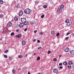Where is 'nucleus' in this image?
Here are the masks:
<instances>
[{
	"label": "nucleus",
	"instance_id": "51",
	"mask_svg": "<svg viewBox=\"0 0 74 74\" xmlns=\"http://www.w3.org/2000/svg\"><path fill=\"white\" fill-rule=\"evenodd\" d=\"M16 37H17V38H18V35H16Z\"/></svg>",
	"mask_w": 74,
	"mask_h": 74
},
{
	"label": "nucleus",
	"instance_id": "6",
	"mask_svg": "<svg viewBox=\"0 0 74 74\" xmlns=\"http://www.w3.org/2000/svg\"><path fill=\"white\" fill-rule=\"evenodd\" d=\"M23 26H24V24L22 23H21L19 25V26L20 27H23Z\"/></svg>",
	"mask_w": 74,
	"mask_h": 74
},
{
	"label": "nucleus",
	"instance_id": "47",
	"mask_svg": "<svg viewBox=\"0 0 74 74\" xmlns=\"http://www.w3.org/2000/svg\"><path fill=\"white\" fill-rule=\"evenodd\" d=\"M70 33H67L66 34L67 35H69V34H70Z\"/></svg>",
	"mask_w": 74,
	"mask_h": 74
},
{
	"label": "nucleus",
	"instance_id": "11",
	"mask_svg": "<svg viewBox=\"0 0 74 74\" xmlns=\"http://www.w3.org/2000/svg\"><path fill=\"white\" fill-rule=\"evenodd\" d=\"M24 23V24L25 25H28V24L29 23V22L28 21H27L25 22Z\"/></svg>",
	"mask_w": 74,
	"mask_h": 74
},
{
	"label": "nucleus",
	"instance_id": "25",
	"mask_svg": "<svg viewBox=\"0 0 74 74\" xmlns=\"http://www.w3.org/2000/svg\"><path fill=\"white\" fill-rule=\"evenodd\" d=\"M68 69H71V66H68Z\"/></svg>",
	"mask_w": 74,
	"mask_h": 74
},
{
	"label": "nucleus",
	"instance_id": "35",
	"mask_svg": "<svg viewBox=\"0 0 74 74\" xmlns=\"http://www.w3.org/2000/svg\"><path fill=\"white\" fill-rule=\"evenodd\" d=\"M8 52V50H6L5 51H4L5 53H7V52Z\"/></svg>",
	"mask_w": 74,
	"mask_h": 74
},
{
	"label": "nucleus",
	"instance_id": "7",
	"mask_svg": "<svg viewBox=\"0 0 74 74\" xmlns=\"http://www.w3.org/2000/svg\"><path fill=\"white\" fill-rule=\"evenodd\" d=\"M69 51V48L68 47L66 48L64 50V51L66 52H68Z\"/></svg>",
	"mask_w": 74,
	"mask_h": 74
},
{
	"label": "nucleus",
	"instance_id": "15",
	"mask_svg": "<svg viewBox=\"0 0 74 74\" xmlns=\"http://www.w3.org/2000/svg\"><path fill=\"white\" fill-rule=\"evenodd\" d=\"M26 43V42H25V41H22V44H23V45H25Z\"/></svg>",
	"mask_w": 74,
	"mask_h": 74
},
{
	"label": "nucleus",
	"instance_id": "28",
	"mask_svg": "<svg viewBox=\"0 0 74 74\" xmlns=\"http://www.w3.org/2000/svg\"><path fill=\"white\" fill-rule=\"evenodd\" d=\"M11 36H14V33L12 32L11 34Z\"/></svg>",
	"mask_w": 74,
	"mask_h": 74
},
{
	"label": "nucleus",
	"instance_id": "23",
	"mask_svg": "<svg viewBox=\"0 0 74 74\" xmlns=\"http://www.w3.org/2000/svg\"><path fill=\"white\" fill-rule=\"evenodd\" d=\"M60 35V34L59 33H58L56 34V36L57 37H59V36Z\"/></svg>",
	"mask_w": 74,
	"mask_h": 74
},
{
	"label": "nucleus",
	"instance_id": "19",
	"mask_svg": "<svg viewBox=\"0 0 74 74\" xmlns=\"http://www.w3.org/2000/svg\"><path fill=\"white\" fill-rule=\"evenodd\" d=\"M3 3V1L2 0H1L0 1V4H2Z\"/></svg>",
	"mask_w": 74,
	"mask_h": 74
},
{
	"label": "nucleus",
	"instance_id": "42",
	"mask_svg": "<svg viewBox=\"0 0 74 74\" xmlns=\"http://www.w3.org/2000/svg\"><path fill=\"white\" fill-rule=\"evenodd\" d=\"M9 59H10V60H11V57H9Z\"/></svg>",
	"mask_w": 74,
	"mask_h": 74
},
{
	"label": "nucleus",
	"instance_id": "33",
	"mask_svg": "<svg viewBox=\"0 0 74 74\" xmlns=\"http://www.w3.org/2000/svg\"><path fill=\"white\" fill-rule=\"evenodd\" d=\"M3 15H0V18H3Z\"/></svg>",
	"mask_w": 74,
	"mask_h": 74
},
{
	"label": "nucleus",
	"instance_id": "17",
	"mask_svg": "<svg viewBox=\"0 0 74 74\" xmlns=\"http://www.w3.org/2000/svg\"><path fill=\"white\" fill-rule=\"evenodd\" d=\"M55 33V31H52L51 32V34L53 35Z\"/></svg>",
	"mask_w": 74,
	"mask_h": 74
},
{
	"label": "nucleus",
	"instance_id": "30",
	"mask_svg": "<svg viewBox=\"0 0 74 74\" xmlns=\"http://www.w3.org/2000/svg\"><path fill=\"white\" fill-rule=\"evenodd\" d=\"M44 17V14H42V15L41 16V18H43Z\"/></svg>",
	"mask_w": 74,
	"mask_h": 74
},
{
	"label": "nucleus",
	"instance_id": "38",
	"mask_svg": "<svg viewBox=\"0 0 74 74\" xmlns=\"http://www.w3.org/2000/svg\"><path fill=\"white\" fill-rule=\"evenodd\" d=\"M19 4L17 5L16 6V8H19Z\"/></svg>",
	"mask_w": 74,
	"mask_h": 74
},
{
	"label": "nucleus",
	"instance_id": "58",
	"mask_svg": "<svg viewBox=\"0 0 74 74\" xmlns=\"http://www.w3.org/2000/svg\"><path fill=\"white\" fill-rule=\"evenodd\" d=\"M25 68H26V67Z\"/></svg>",
	"mask_w": 74,
	"mask_h": 74
},
{
	"label": "nucleus",
	"instance_id": "56",
	"mask_svg": "<svg viewBox=\"0 0 74 74\" xmlns=\"http://www.w3.org/2000/svg\"><path fill=\"white\" fill-rule=\"evenodd\" d=\"M27 56V54H26L25 56V57H26V56Z\"/></svg>",
	"mask_w": 74,
	"mask_h": 74
},
{
	"label": "nucleus",
	"instance_id": "3",
	"mask_svg": "<svg viewBox=\"0 0 74 74\" xmlns=\"http://www.w3.org/2000/svg\"><path fill=\"white\" fill-rule=\"evenodd\" d=\"M53 73H57L58 72V69H54L53 70Z\"/></svg>",
	"mask_w": 74,
	"mask_h": 74
},
{
	"label": "nucleus",
	"instance_id": "29",
	"mask_svg": "<svg viewBox=\"0 0 74 74\" xmlns=\"http://www.w3.org/2000/svg\"><path fill=\"white\" fill-rule=\"evenodd\" d=\"M40 59V57H38L37 60H39Z\"/></svg>",
	"mask_w": 74,
	"mask_h": 74
},
{
	"label": "nucleus",
	"instance_id": "41",
	"mask_svg": "<svg viewBox=\"0 0 74 74\" xmlns=\"http://www.w3.org/2000/svg\"><path fill=\"white\" fill-rule=\"evenodd\" d=\"M37 42H38L39 43H40V40H37Z\"/></svg>",
	"mask_w": 74,
	"mask_h": 74
},
{
	"label": "nucleus",
	"instance_id": "21",
	"mask_svg": "<svg viewBox=\"0 0 74 74\" xmlns=\"http://www.w3.org/2000/svg\"><path fill=\"white\" fill-rule=\"evenodd\" d=\"M18 57L19 58H22V56L21 55H19L18 56Z\"/></svg>",
	"mask_w": 74,
	"mask_h": 74
},
{
	"label": "nucleus",
	"instance_id": "14",
	"mask_svg": "<svg viewBox=\"0 0 74 74\" xmlns=\"http://www.w3.org/2000/svg\"><path fill=\"white\" fill-rule=\"evenodd\" d=\"M22 37V35L19 34L18 35V38H21Z\"/></svg>",
	"mask_w": 74,
	"mask_h": 74
},
{
	"label": "nucleus",
	"instance_id": "22",
	"mask_svg": "<svg viewBox=\"0 0 74 74\" xmlns=\"http://www.w3.org/2000/svg\"><path fill=\"white\" fill-rule=\"evenodd\" d=\"M73 62H71V61H70L68 63V64H73Z\"/></svg>",
	"mask_w": 74,
	"mask_h": 74
},
{
	"label": "nucleus",
	"instance_id": "8",
	"mask_svg": "<svg viewBox=\"0 0 74 74\" xmlns=\"http://www.w3.org/2000/svg\"><path fill=\"white\" fill-rule=\"evenodd\" d=\"M14 20L15 21H17L18 20V18L17 17L15 16V17L14 18Z\"/></svg>",
	"mask_w": 74,
	"mask_h": 74
},
{
	"label": "nucleus",
	"instance_id": "39",
	"mask_svg": "<svg viewBox=\"0 0 74 74\" xmlns=\"http://www.w3.org/2000/svg\"><path fill=\"white\" fill-rule=\"evenodd\" d=\"M49 54L51 53V51H48L47 52Z\"/></svg>",
	"mask_w": 74,
	"mask_h": 74
},
{
	"label": "nucleus",
	"instance_id": "45",
	"mask_svg": "<svg viewBox=\"0 0 74 74\" xmlns=\"http://www.w3.org/2000/svg\"><path fill=\"white\" fill-rule=\"evenodd\" d=\"M16 32H19V29H17L16 30Z\"/></svg>",
	"mask_w": 74,
	"mask_h": 74
},
{
	"label": "nucleus",
	"instance_id": "2",
	"mask_svg": "<svg viewBox=\"0 0 74 74\" xmlns=\"http://www.w3.org/2000/svg\"><path fill=\"white\" fill-rule=\"evenodd\" d=\"M21 21L22 22L24 23L25 22H26V19L25 18H22L21 19Z\"/></svg>",
	"mask_w": 74,
	"mask_h": 74
},
{
	"label": "nucleus",
	"instance_id": "36",
	"mask_svg": "<svg viewBox=\"0 0 74 74\" xmlns=\"http://www.w3.org/2000/svg\"><path fill=\"white\" fill-rule=\"evenodd\" d=\"M4 57L5 58H7V56L6 55H4Z\"/></svg>",
	"mask_w": 74,
	"mask_h": 74
},
{
	"label": "nucleus",
	"instance_id": "32",
	"mask_svg": "<svg viewBox=\"0 0 74 74\" xmlns=\"http://www.w3.org/2000/svg\"><path fill=\"white\" fill-rule=\"evenodd\" d=\"M47 5H44V8H47Z\"/></svg>",
	"mask_w": 74,
	"mask_h": 74
},
{
	"label": "nucleus",
	"instance_id": "57",
	"mask_svg": "<svg viewBox=\"0 0 74 74\" xmlns=\"http://www.w3.org/2000/svg\"><path fill=\"white\" fill-rule=\"evenodd\" d=\"M20 70H21V69H20Z\"/></svg>",
	"mask_w": 74,
	"mask_h": 74
},
{
	"label": "nucleus",
	"instance_id": "40",
	"mask_svg": "<svg viewBox=\"0 0 74 74\" xmlns=\"http://www.w3.org/2000/svg\"><path fill=\"white\" fill-rule=\"evenodd\" d=\"M27 28H26L24 29L25 32H26L27 31Z\"/></svg>",
	"mask_w": 74,
	"mask_h": 74
},
{
	"label": "nucleus",
	"instance_id": "27",
	"mask_svg": "<svg viewBox=\"0 0 74 74\" xmlns=\"http://www.w3.org/2000/svg\"><path fill=\"white\" fill-rule=\"evenodd\" d=\"M39 34L41 35H42L43 34V32H40L39 33Z\"/></svg>",
	"mask_w": 74,
	"mask_h": 74
},
{
	"label": "nucleus",
	"instance_id": "55",
	"mask_svg": "<svg viewBox=\"0 0 74 74\" xmlns=\"http://www.w3.org/2000/svg\"><path fill=\"white\" fill-rule=\"evenodd\" d=\"M0 40L1 41H2V39H1Z\"/></svg>",
	"mask_w": 74,
	"mask_h": 74
},
{
	"label": "nucleus",
	"instance_id": "12",
	"mask_svg": "<svg viewBox=\"0 0 74 74\" xmlns=\"http://www.w3.org/2000/svg\"><path fill=\"white\" fill-rule=\"evenodd\" d=\"M61 10L60 9V8H59L58 9V10H57V12L58 13H59V14L60 13V11H61Z\"/></svg>",
	"mask_w": 74,
	"mask_h": 74
},
{
	"label": "nucleus",
	"instance_id": "16",
	"mask_svg": "<svg viewBox=\"0 0 74 74\" xmlns=\"http://www.w3.org/2000/svg\"><path fill=\"white\" fill-rule=\"evenodd\" d=\"M35 23V22L34 21H32L31 22V25H34Z\"/></svg>",
	"mask_w": 74,
	"mask_h": 74
},
{
	"label": "nucleus",
	"instance_id": "52",
	"mask_svg": "<svg viewBox=\"0 0 74 74\" xmlns=\"http://www.w3.org/2000/svg\"><path fill=\"white\" fill-rule=\"evenodd\" d=\"M73 36L74 37V33L73 34Z\"/></svg>",
	"mask_w": 74,
	"mask_h": 74
},
{
	"label": "nucleus",
	"instance_id": "9",
	"mask_svg": "<svg viewBox=\"0 0 74 74\" xmlns=\"http://www.w3.org/2000/svg\"><path fill=\"white\" fill-rule=\"evenodd\" d=\"M70 52L71 55H74V51L71 50L70 51Z\"/></svg>",
	"mask_w": 74,
	"mask_h": 74
},
{
	"label": "nucleus",
	"instance_id": "4",
	"mask_svg": "<svg viewBox=\"0 0 74 74\" xmlns=\"http://www.w3.org/2000/svg\"><path fill=\"white\" fill-rule=\"evenodd\" d=\"M19 15L20 16H22V15H23V11H20L19 13Z\"/></svg>",
	"mask_w": 74,
	"mask_h": 74
},
{
	"label": "nucleus",
	"instance_id": "44",
	"mask_svg": "<svg viewBox=\"0 0 74 74\" xmlns=\"http://www.w3.org/2000/svg\"><path fill=\"white\" fill-rule=\"evenodd\" d=\"M69 38V37H66L65 38V39L67 40H68V39Z\"/></svg>",
	"mask_w": 74,
	"mask_h": 74
},
{
	"label": "nucleus",
	"instance_id": "37",
	"mask_svg": "<svg viewBox=\"0 0 74 74\" xmlns=\"http://www.w3.org/2000/svg\"><path fill=\"white\" fill-rule=\"evenodd\" d=\"M59 66H62V63H60L59 64Z\"/></svg>",
	"mask_w": 74,
	"mask_h": 74
},
{
	"label": "nucleus",
	"instance_id": "53",
	"mask_svg": "<svg viewBox=\"0 0 74 74\" xmlns=\"http://www.w3.org/2000/svg\"><path fill=\"white\" fill-rule=\"evenodd\" d=\"M28 74H30V73L29 72H28Z\"/></svg>",
	"mask_w": 74,
	"mask_h": 74
},
{
	"label": "nucleus",
	"instance_id": "5",
	"mask_svg": "<svg viewBox=\"0 0 74 74\" xmlns=\"http://www.w3.org/2000/svg\"><path fill=\"white\" fill-rule=\"evenodd\" d=\"M12 25V23L11 22L9 23L7 25V27H9V26H11Z\"/></svg>",
	"mask_w": 74,
	"mask_h": 74
},
{
	"label": "nucleus",
	"instance_id": "50",
	"mask_svg": "<svg viewBox=\"0 0 74 74\" xmlns=\"http://www.w3.org/2000/svg\"><path fill=\"white\" fill-rule=\"evenodd\" d=\"M60 69H62V66H61L60 67Z\"/></svg>",
	"mask_w": 74,
	"mask_h": 74
},
{
	"label": "nucleus",
	"instance_id": "31",
	"mask_svg": "<svg viewBox=\"0 0 74 74\" xmlns=\"http://www.w3.org/2000/svg\"><path fill=\"white\" fill-rule=\"evenodd\" d=\"M20 0L22 2H23V3H24V2H25V0Z\"/></svg>",
	"mask_w": 74,
	"mask_h": 74
},
{
	"label": "nucleus",
	"instance_id": "18",
	"mask_svg": "<svg viewBox=\"0 0 74 74\" xmlns=\"http://www.w3.org/2000/svg\"><path fill=\"white\" fill-rule=\"evenodd\" d=\"M69 22V20L68 19H66V21H65V22L66 23H68Z\"/></svg>",
	"mask_w": 74,
	"mask_h": 74
},
{
	"label": "nucleus",
	"instance_id": "10",
	"mask_svg": "<svg viewBox=\"0 0 74 74\" xmlns=\"http://www.w3.org/2000/svg\"><path fill=\"white\" fill-rule=\"evenodd\" d=\"M69 25H71V24H72V21H69V22L67 23V24L69 25Z\"/></svg>",
	"mask_w": 74,
	"mask_h": 74
},
{
	"label": "nucleus",
	"instance_id": "48",
	"mask_svg": "<svg viewBox=\"0 0 74 74\" xmlns=\"http://www.w3.org/2000/svg\"><path fill=\"white\" fill-rule=\"evenodd\" d=\"M33 41L34 42V41H36V39H34L33 40Z\"/></svg>",
	"mask_w": 74,
	"mask_h": 74
},
{
	"label": "nucleus",
	"instance_id": "46",
	"mask_svg": "<svg viewBox=\"0 0 74 74\" xmlns=\"http://www.w3.org/2000/svg\"><path fill=\"white\" fill-rule=\"evenodd\" d=\"M37 30H35L34 31V33H36V32H37Z\"/></svg>",
	"mask_w": 74,
	"mask_h": 74
},
{
	"label": "nucleus",
	"instance_id": "43",
	"mask_svg": "<svg viewBox=\"0 0 74 74\" xmlns=\"http://www.w3.org/2000/svg\"><path fill=\"white\" fill-rule=\"evenodd\" d=\"M35 4H37V1H35Z\"/></svg>",
	"mask_w": 74,
	"mask_h": 74
},
{
	"label": "nucleus",
	"instance_id": "26",
	"mask_svg": "<svg viewBox=\"0 0 74 74\" xmlns=\"http://www.w3.org/2000/svg\"><path fill=\"white\" fill-rule=\"evenodd\" d=\"M12 72L13 74H15V71L14 70H13Z\"/></svg>",
	"mask_w": 74,
	"mask_h": 74
},
{
	"label": "nucleus",
	"instance_id": "13",
	"mask_svg": "<svg viewBox=\"0 0 74 74\" xmlns=\"http://www.w3.org/2000/svg\"><path fill=\"white\" fill-rule=\"evenodd\" d=\"M64 8V5H62L60 7V9H63Z\"/></svg>",
	"mask_w": 74,
	"mask_h": 74
},
{
	"label": "nucleus",
	"instance_id": "24",
	"mask_svg": "<svg viewBox=\"0 0 74 74\" xmlns=\"http://www.w3.org/2000/svg\"><path fill=\"white\" fill-rule=\"evenodd\" d=\"M38 49L40 50V49H42V47H39L38 48Z\"/></svg>",
	"mask_w": 74,
	"mask_h": 74
},
{
	"label": "nucleus",
	"instance_id": "34",
	"mask_svg": "<svg viewBox=\"0 0 74 74\" xmlns=\"http://www.w3.org/2000/svg\"><path fill=\"white\" fill-rule=\"evenodd\" d=\"M53 60V61H56V60H57L56 59V58H54Z\"/></svg>",
	"mask_w": 74,
	"mask_h": 74
},
{
	"label": "nucleus",
	"instance_id": "1",
	"mask_svg": "<svg viewBox=\"0 0 74 74\" xmlns=\"http://www.w3.org/2000/svg\"><path fill=\"white\" fill-rule=\"evenodd\" d=\"M31 12V10L29 9H26L24 10V13H25L26 14H29Z\"/></svg>",
	"mask_w": 74,
	"mask_h": 74
},
{
	"label": "nucleus",
	"instance_id": "20",
	"mask_svg": "<svg viewBox=\"0 0 74 74\" xmlns=\"http://www.w3.org/2000/svg\"><path fill=\"white\" fill-rule=\"evenodd\" d=\"M63 64L64 65H66V64H67V62L65 61L63 63Z\"/></svg>",
	"mask_w": 74,
	"mask_h": 74
},
{
	"label": "nucleus",
	"instance_id": "49",
	"mask_svg": "<svg viewBox=\"0 0 74 74\" xmlns=\"http://www.w3.org/2000/svg\"><path fill=\"white\" fill-rule=\"evenodd\" d=\"M36 55V53H34V55L35 56V55Z\"/></svg>",
	"mask_w": 74,
	"mask_h": 74
},
{
	"label": "nucleus",
	"instance_id": "54",
	"mask_svg": "<svg viewBox=\"0 0 74 74\" xmlns=\"http://www.w3.org/2000/svg\"><path fill=\"white\" fill-rule=\"evenodd\" d=\"M61 56H62V55H60V57H61Z\"/></svg>",
	"mask_w": 74,
	"mask_h": 74
}]
</instances>
